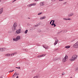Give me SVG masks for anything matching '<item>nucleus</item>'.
<instances>
[{
	"mask_svg": "<svg viewBox=\"0 0 78 78\" xmlns=\"http://www.w3.org/2000/svg\"><path fill=\"white\" fill-rule=\"evenodd\" d=\"M1 48H0V51H2V49H1Z\"/></svg>",
	"mask_w": 78,
	"mask_h": 78,
	"instance_id": "c03bdc74",
	"label": "nucleus"
},
{
	"mask_svg": "<svg viewBox=\"0 0 78 78\" xmlns=\"http://www.w3.org/2000/svg\"><path fill=\"white\" fill-rule=\"evenodd\" d=\"M41 14H42V12H40L38 14V15L39 16V15H41Z\"/></svg>",
	"mask_w": 78,
	"mask_h": 78,
	"instance_id": "5701e85b",
	"label": "nucleus"
},
{
	"mask_svg": "<svg viewBox=\"0 0 78 78\" xmlns=\"http://www.w3.org/2000/svg\"><path fill=\"white\" fill-rule=\"evenodd\" d=\"M20 36H18L16 38H13V41L17 42V41H18V40H20Z\"/></svg>",
	"mask_w": 78,
	"mask_h": 78,
	"instance_id": "7ed1b4c3",
	"label": "nucleus"
},
{
	"mask_svg": "<svg viewBox=\"0 0 78 78\" xmlns=\"http://www.w3.org/2000/svg\"><path fill=\"white\" fill-rule=\"evenodd\" d=\"M48 48V46H46V47H45V49H47Z\"/></svg>",
	"mask_w": 78,
	"mask_h": 78,
	"instance_id": "b1692460",
	"label": "nucleus"
},
{
	"mask_svg": "<svg viewBox=\"0 0 78 78\" xmlns=\"http://www.w3.org/2000/svg\"><path fill=\"white\" fill-rule=\"evenodd\" d=\"M19 75V73H15L13 75V76H14V75Z\"/></svg>",
	"mask_w": 78,
	"mask_h": 78,
	"instance_id": "6ab92c4d",
	"label": "nucleus"
},
{
	"mask_svg": "<svg viewBox=\"0 0 78 78\" xmlns=\"http://www.w3.org/2000/svg\"><path fill=\"white\" fill-rule=\"evenodd\" d=\"M3 12V8H2L0 9V15L2 14Z\"/></svg>",
	"mask_w": 78,
	"mask_h": 78,
	"instance_id": "9d476101",
	"label": "nucleus"
},
{
	"mask_svg": "<svg viewBox=\"0 0 78 78\" xmlns=\"http://www.w3.org/2000/svg\"><path fill=\"white\" fill-rule=\"evenodd\" d=\"M73 15V13L71 12L68 15V17H70L71 16H72Z\"/></svg>",
	"mask_w": 78,
	"mask_h": 78,
	"instance_id": "9b49d317",
	"label": "nucleus"
},
{
	"mask_svg": "<svg viewBox=\"0 0 78 78\" xmlns=\"http://www.w3.org/2000/svg\"><path fill=\"white\" fill-rule=\"evenodd\" d=\"M21 29H19L18 30H16V33L17 34H20V33L21 32Z\"/></svg>",
	"mask_w": 78,
	"mask_h": 78,
	"instance_id": "6e6552de",
	"label": "nucleus"
},
{
	"mask_svg": "<svg viewBox=\"0 0 78 78\" xmlns=\"http://www.w3.org/2000/svg\"><path fill=\"white\" fill-rule=\"evenodd\" d=\"M39 33H41V30H40V31H39Z\"/></svg>",
	"mask_w": 78,
	"mask_h": 78,
	"instance_id": "a19ab883",
	"label": "nucleus"
},
{
	"mask_svg": "<svg viewBox=\"0 0 78 78\" xmlns=\"http://www.w3.org/2000/svg\"><path fill=\"white\" fill-rule=\"evenodd\" d=\"M77 55H74L72 57V58H70L69 60L71 61H73L75 60V59H76V58H77Z\"/></svg>",
	"mask_w": 78,
	"mask_h": 78,
	"instance_id": "f03ea898",
	"label": "nucleus"
},
{
	"mask_svg": "<svg viewBox=\"0 0 78 78\" xmlns=\"http://www.w3.org/2000/svg\"><path fill=\"white\" fill-rule=\"evenodd\" d=\"M53 21V22H55V20H52Z\"/></svg>",
	"mask_w": 78,
	"mask_h": 78,
	"instance_id": "79ce46f5",
	"label": "nucleus"
},
{
	"mask_svg": "<svg viewBox=\"0 0 78 78\" xmlns=\"http://www.w3.org/2000/svg\"><path fill=\"white\" fill-rule=\"evenodd\" d=\"M0 2H1V0H0Z\"/></svg>",
	"mask_w": 78,
	"mask_h": 78,
	"instance_id": "603ef678",
	"label": "nucleus"
},
{
	"mask_svg": "<svg viewBox=\"0 0 78 78\" xmlns=\"http://www.w3.org/2000/svg\"><path fill=\"white\" fill-rule=\"evenodd\" d=\"M12 71V72H14V70H13Z\"/></svg>",
	"mask_w": 78,
	"mask_h": 78,
	"instance_id": "de8ad7c7",
	"label": "nucleus"
},
{
	"mask_svg": "<svg viewBox=\"0 0 78 78\" xmlns=\"http://www.w3.org/2000/svg\"><path fill=\"white\" fill-rule=\"evenodd\" d=\"M45 55H46V54H44L41 55V57H44V56H45Z\"/></svg>",
	"mask_w": 78,
	"mask_h": 78,
	"instance_id": "412c9836",
	"label": "nucleus"
},
{
	"mask_svg": "<svg viewBox=\"0 0 78 78\" xmlns=\"http://www.w3.org/2000/svg\"><path fill=\"white\" fill-rule=\"evenodd\" d=\"M10 55H11V54H7L5 55V56L8 57L9 56H10Z\"/></svg>",
	"mask_w": 78,
	"mask_h": 78,
	"instance_id": "dca6fc26",
	"label": "nucleus"
},
{
	"mask_svg": "<svg viewBox=\"0 0 78 78\" xmlns=\"http://www.w3.org/2000/svg\"><path fill=\"white\" fill-rule=\"evenodd\" d=\"M71 20V19L70 18L67 19V20Z\"/></svg>",
	"mask_w": 78,
	"mask_h": 78,
	"instance_id": "2f4dec72",
	"label": "nucleus"
},
{
	"mask_svg": "<svg viewBox=\"0 0 78 78\" xmlns=\"http://www.w3.org/2000/svg\"><path fill=\"white\" fill-rule=\"evenodd\" d=\"M46 18V16H44L43 17H41L40 18V20H43V19H45Z\"/></svg>",
	"mask_w": 78,
	"mask_h": 78,
	"instance_id": "ddd939ff",
	"label": "nucleus"
},
{
	"mask_svg": "<svg viewBox=\"0 0 78 78\" xmlns=\"http://www.w3.org/2000/svg\"><path fill=\"white\" fill-rule=\"evenodd\" d=\"M70 47V46H65V48H67V49L69 48Z\"/></svg>",
	"mask_w": 78,
	"mask_h": 78,
	"instance_id": "a211bd4d",
	"label": "nucleus"
},
{
	"mask_svg": "<svg viewBox=\"0 0 78 78\" xmlns=\"http://www.w3.org/2000/svg\"><path fill=\"white\" fill-rule=\"evenodd\" d=\"M54 27H56V24H54Z\"/></svg>",
	"mask_w": 78,
	"mask_h": 78,
	"instance_id": "c9c22d12",
	"label": "nucleus"
},
{
	"mask_svg": "<svg viewBox=\"0 0 78 78\" xmlns=\"http://www.w3.org/2000/svg\"><path fill=\"white\" fill-rule=\"evenodd\" d=\"M35 1L36 2H37V1H36V0H35Z\"/></svg>",
	"mask_w": 78,
	"mask_h": 78,
	"instance_id": "8fccbe9b",
	"label": "nucleus"
},
{
	"mask_svg": "<svg viewBox=\"0 0 78 78\" xmlns=\"http://www.w3.org/2000/svg\"><path fill=\"white\" fill-rule=\"evenodd\" d=\"M37 45V46H40V44H38V43H37V44H36Z\"/></svg>",
	"mask_w": 78,
	"mask_h": 78,
	"instance_id": "c85d7f7f",
	"label": "nucleus"
},
{
	"mask_svg": "<svg viewBox=\"0 0 78 78\" xmlns=\"http://www.w3.org/2000/svg\"><path fill=\"white\" fill-rule=\"evenodd\" d=\"M52 24L53 25H54L55 24V22H52Z\"/></svg>",
	"mask_w": 78,
	"mask_h": 78,
	"instance_id": "58836bf2",
	"label": "nucleus"
},
{
	"mask_svg": "<svg viewBox=\"0 0 78 78\" xmlns=\"http://www.w3.org/2000/svg\"><path fill=\"white\" fill-rule=\"evenodd\" d=\"M62 75H65V73H63L62 74Z\"/></svg>",
	"mask_w": 78,
	"mask_h": 78,
	"instance_id": "f704fd0d",
	"label": "nucleus"
},
{
	"mask_svg": "<svg viewBox=\"0 0 78 78\" xmlns=\"http://www.w3.org/2000/svg\"><path fill=\"white\" fill-rule=\"evenodd\" d=\"M53 21V20H51V22H52V21Z\"/></svg>",
	"mask_w": 78,
	"mask_h": 78,
	"instance_id": "09e8293b",
	"label": "nucleus"
},
{
	"mask_svg": "<svg viewBox=\"0 0 78 78\" xmlns=\"http://www.w3.org/2000/svg\"><path fill=\"white\" fill-rule=\"evenodd\" d=\"M17 52H15L12 53L10 54V56H14V55H16L17 54Z\"/></svg>",
	"mask_w": 78,
	"mask_h": 78,
	"instance_id": "f8f14e48",
	"label": "nucleus"
},
{
	"mask_svg": "<svg viewBox=\"0 0 78 78\" xmlns=\"http://www.w3.org/2000/svg\"><path fill=\"white\" fill-rule=\"evenodd\" d=\"M44 2H40V6H44Z\"/></svg>",
	"mask_w": 78,
	"mask_h": 78,
	"instance_id": "4468645a",
	"label": "nucleus"
},
{
	"mask_svg": "<svg viewBox=\"0 0 78 78\" xmlns=\"http://www.w3.org/2000/svg\"><path fill=\"white\" fill-rule=\"evenodd\" d=\"M17 23H15L13 24V26L12 27V31L13 32H14V30H16L17 29H16V27H17Z\"/></svg>",
	"mask_w": 78,
	"mask_h": 78,
	"instance_id": "f257e3e1",
	"label": "nucleus"
},
{
	"mask_svg": "<svg viewBox=\"0 0 78 78\" xmlns=\"http://www.w3.org/2000/svg\"><path fill=\"white\" fill-rule=\"evenodd\" d=\"M0 78H3V75L1 76H0Z\"/></svg>",
	"mask_w": 78,
	"mask_h": 78,
	"instance_id": "a878e982",
	"label": "nucleus"
},
{
	"mask_svg": "<svg viewBox=\"0 0 78 78\" xmlns=\"http://www.w3.org/2000/svg\"><path fill=\"white\" fill-rule=\"evenodd\" d=\"M38 26H39V25H36L35 26V27H38Z\"/></svg>",
	"mask_w": 78,
	"mask_h": 78,
	"instance_id": "37998d69",
	"label": "nucleus"
},
{
	"mask_svg": "<svg viewBox=\"0 0 78 78\" xmlns=\"http://www.w3.org/2000/svg\"><path fill=\"white\" fill-rule=\"evenodd\" d=\"M28 30H26L24 32L25 34H27L28 32Z\"/></svg>",
	"mask_w": 78,
	"mask_h": 78,
	"instance_id": "aec40b11",
	"label": "nucleus"
},
{
	"mask_svg": "<svg viewBox=\"0 0 78 78\" xmlns=\"http://www.w3.org/2000/svg\"><path fill=\"white\" fill-rule=\"evenodd\" d=\"M43 48H45V47L44 46V45H43Z\"/></svg>",
	"mask_w": 78,
	"mask_h": 78,
	"instance_id": "e433bc0d",
	"label": "nucleus"
},
{
	"mask_svg": "<svg viewBox=\"0 0 78 78\" xmlns=\"http://www.w3.org/2000/svg\"><path fill=\"white\" fill-rule=\"evenodd\" d=\"M58 40L57 39L55 40V42L54 43V45H56L57 44H58Z\"/></svg>",
	"mask_w": 78,
	"mask_h": 78,
	"instance_id": "2eb2a0df",
	"label": "nucleus"
},
{
	"mask_svg": "<svg viewBox=\"0 0 78 78\" xmlns=\"http://www.w3.org/2000/svg\"><path fill=\"white\" fill-rule=\"evenodd\" d=\"M63 20H67V18H64L63 19Z\"/></svg>",
	"mask_w": 78,
	"mask_h": 78,
	"instance_id": "393cba45",
	"label": "nucleus"
},
{
	"mask_svg": "<svg viewBox=\"0 0 78 78\" xmlns=\"http://www.w3.org/2000/svg\"><path fill=\"white\" fill-rule=\"evenodd\" d=\"M55 60L54 59V61H56V60H60V58H55Z\"/></svg>",
	"mask_w": 78,
	"mask_h": 78,
	"instance_id": "f3484780",
	"label": "nucleus"
},
{
	"mask_svg": "<svg viewBox=\"0 0 78 78\" xmlns=\"http://www.w3.org/2000/svg\"><path fill=\"white\" fill-rule=\"evenodd\" d=\"M36 5V3H34L32 4H29L27 5V6L28 7H30V6H35Z\"/></svg>",
	"mask_w": 78,
	"mask_h": 78,
	"instance_id": "0eeeda50",
	"label": "nucleus"
},
{
	"mask_svg": "<svg viewBox=\"0 0 78 78\" xmlns=\"http://www.w3.org/2000/svg\"><path fill=\"white\" fill-rule=\"evenodd\" d=\"M50 24H51V22H50Z\"/></svg>",
	"mask_w": 78,
	"mask_h": 78,
	"instance_id": "49530a36",
	"label": "nucleus"
},
{
	"mask_svg": "<svg viewBox=\"0 0 78 78\" xmlns=\"http://www.w3.org/2000/svg\"><path fill=\"white\" fill-rule=\"evenodd\" d=\"M6 50H7V48H1V52L5 51H6Z\"/></svg>",
	"mask_w": 78,
	"mask_h": 78,
	"instance_id": "1a4fd4ad",
	"label": "nucleus"
},
{
	"mask_svg": "<svg viewBox=\"0 0 78 78\" xmlns=\"http://www.w3.org/2000/svg\"><path fill=\"white\" fill-rule=\"evenodd\" d=\"M41 55H39L37 56V58H41Z\"/></svg>",
	"mask_w": 78,
	"mask_h": 78,
	"instance_id": "bb28decb",
	"label": "nucleus"
},
{
	"mask_svg": "<svg viewBox=\"0 0 78 78\" xmlns=\"http://www.w3.org/2000/svg\"><path fill=\"white\" fill-rule=\"evenodd\" d=\"M67 31V30H62L58 32V33H57V34H61V33H66Z\"/></svg>",
	"mask_w": 78,
	"mask_h": 78,
	"instance_id": "20e7f679",
	"label": "nucleus"
},
{
	"mask_svg": "<svg viewBox=\"0 0 78 78\" xmlns=\"http://www.w3.org/2000/svg\"><path fill=\"white\" fill-rule=\"evenodd\" d=\"M74 48H78V41L77 42L76 44H74L73 45Z\"/></svg>",
	"mask_w": 78,
	"mask_h": 78,
	"instance_id": "39448f33",
	"label": "nucleus"
},
{
	"mask_svg": "<svg viewBox=\"0 0 78 78\" xmlns=\"http://www.w3.org/2000/svg\"><path fill=\"white\" fill-rule=\"evenodd\" d=\"M66 4H67V2H65L63 3V5H66Z\"/></svg>",
	"mask_w": 78,
	"mask_h": 78,
	"instance_id": "72a5a7b5",
	"label": "nucleus"
},
{
	"mask_svg": "<svg viewBox=\"0 0 78 78\" xmlns=\"http://www.w3.org/2000/svg\"><path fill=\"white\" fill-rule=\"evenodd\" d=\"M16 69H20V67H16Z\"/></svg>",
	"mask_w": 78,
	"mask_h": 78,
	"instance_id": "cd10ccee",
	"label": "nucleus"
},
{
	"mask_svg": "<svg viewBox=\"0 0 78 78\" xmlns=\"http://www.w3.org/2000/svg\"><path fill=\"white\" fill-rule=\"evenodd\" d=\"M53 25H54V24H53V23H52V24H51V25L52 26H53Z\"/></svg>",
	"mask_w": 78,
	"mask_h": 78,
	"instance_id": "a18cd8bd",
	"label": "nucleus"
},
{
	"mask_svg": "<svg viewBox=\"0 0 78 78\" xmlns=\"http://www.w3.org/2000/svg\"><path fill=\"white\" fill-rule=\"evenodd\" d=\"M14 2H16V0L13 1L12 2V3H14Z\"/></svg>",
	"mask_w": 78,
	"mask_h": 78,
	"instance_id": "ea45409f",
	"label": "nucleus"
},
{
	"mask_svg": "<svg viewBox=\"0 0 78 78\" xmlns=\"http://www.w3.org/2000/svg\"><path fill=\"white\" fill-rule=\"evenodd\" d=\"M77 70H78V68H76V70H75V71H77Z\"/></svg>",
	"mask_w": 78,
	"mask_h": 78,
	"instance_id": "c756f323",
	"label": "nucleus"
},
{
	"mask_svg": "<svg viewBox=\"0 0 78 78\" xmlns=\"http://www.w3.org/2000/svg\"><path fill=\"white\" fill-rule=\"evenodd\" d=\"M10 72H12V71H10L9 72V73H10Z\"/></svg>",
	"mask_w": 78,
	"mask_h": 78,
	"instance_id": "4c0bfd02",
	"label": "nucleus"
},
{
	"mask_svg": "<svg viewBox=\"0 0 78 78\" xmlns=\"http://www.w3.org/2000/svg\"><path fill=\"white\" fill-rule=\"evenodd\" d=\"M68 58V56L67 55H65L64 58H63L62 61L63 62H66L67 61V59Z\"/></svg>",
	"mask_w": 78,
	"mask_h": 78,
	"instance_id": "423d86ee",
	"label": "nucleus"
},
{
	"mask_svg": "<svg viewBox=\"0 0 78 78\" xmlns=\"http://www.w3.org/2000/svg\"><path fill=\"white\" fill-rule=\"evenodd\" d=\"M58 48H56V49H54V51H57V50H58Z\"/></svg>",
	"mask_w": 78,
	"mask_h": 78,
	"instance_id": "4be33fe9",
	"label": "nucleus"
},
{
	"mask_svg": "<svg viewBox=\"0 0 78 78\" xmlns=\"http://www.w3.org/2000/svg\"><path fill=\"white\" fill-rule=\"evenodd\" d=\"M28 19H30V18H28Z\"/></svg>",
	"mask_w": 78,
	"mask_h": 78,
	"instance_id": "3c124183",
	"label": "nucleus"
},
{
	"mask_svg": "<svg viewBox=\"0 0 78 78\" xmlns=\"http://www.w3.org/2000/svg\"><path fill=\"white\" fill-rule=\"evenodd\" d=\"M59 1H61V0H59Z\"/></svg>",
	"mask_w": 78,
	"mask_h": 78,
	"instance_id": "864d4df0",
	"label": "nucleus"
},
{
	"mask_svg": "<svg viewBox=\"0 0 78 78\" xmlns=\"http://www.w3.org/2000/svg\"><path fill=\"white\" fill-rule=\"evenodd\" d=\"M38 78V76H36L34 77V78Z\"/></svg>",
	"mask_w": 78,
	"mask_h": 78,
	"instance_id": "7c9ffc66",
	"label": "nucleus"
},
{
	"mask_svg": "<svg viewBox=\"0 0 78 78\" xmlns=\"http://www.w3.org/2000/svg\"><path fill=\"white\" fill-rule=\"evenodd\" d=\"M76 39H73L71 41V42H73L74 41H75Z\"/></svg>",
	"mask_w": 78,
	"mask_h": 78,
	"instance_id": "473e14b6",
	"label": "nucleus"
}]
</instances>
